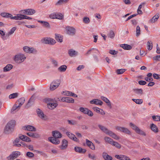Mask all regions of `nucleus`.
Listing matches in <instances>:
<instances>
[{
    "mask_svg": "<svg viewBox=\"0 0 160 160\" xmlns=\"http://www.w3.org/2000/svg\"><path fill=\"white\" fill-rule=\"evenodd\" d=\"M15 121L11 120L7 124L4 129V133L5 134H9L12 132L15 125Z\"/></svg>",
    "mask_w": 160,
    "mask_h": 160,
    "instance_id": "f257e3e1",
    "label": "nucleus"
},
{
    "mask_svg": "<svg viewBox=\"0 0 160 160\" xmlns=\"http://www.w3.org/2000/svg\"><path fill=\"white\" fill-rule=\"evenodd\" d=\"M26 57L23 54H19L15 56L14 60L17 63H21L23 62Z\"/></svg>",
    "mask_w": 160,
    "mask_h": 160,
    "instance_id": "f03ea898",
    "label": "nucleus"
},
{
    "mask_svg": "<svg viewBox=\"0 0 160 160\" xmlns=\"http://www.w3.org/2000/svg\"><path fill=\"white\" fill-rule=\"evenodd\" d=\"M61 81L60 79H56L53 81L51 83L50 89L51 91H53L58 88L60 85Z\"/></svg>",
    "mask_w": 160,
    "mask_h": 160,
    "instance_id": "7ed1b4c3",
    "label": "nucleus"
},
{
    "mask_svg": "<svg viewBox=\"0 0 160 160\" xmlns=\"http://www.w3.org/2000/svg\"><path fill=\"white\" fill-rule=\"evenodd\" d=\"M20 154L21 153L19 151H14L7 158V159L8 160H14L15 158L18 157Z\"/></svg>",
    "mask_w": 160,
    "mask_h": 160,
    "instance_id": "20e7f679",
    "label": "nucleus"
},
{
    "mask_svg": "<svg viewBox=\"0 0 160 160\" xmlns=\"http://www.w3.org/2000/svg\"><path fill=\"white\" fill-rule=\"evenodd\" d=\"M42 43L46 44L53 45L56 42L55 40L50 38H44L41 40Z\"/></svg>",
    "mask_w": 160,
    "mask_h": 160,
    "instance_id": "39448f33",
    "label": "nucleus"
},
{
    "mask_svg": "<svg viewBox=\"0 0 160 160\" xmlns=\"http://www.w3.org/2000/svg\"><path fill=\"white\" fill-rule=\"evenodd\" d=\"M23 48V51L27 53H32L36 54L37 52V50L33 48H30L27 46L24 47Z\"/></svg>",
    "mask_w": 160,
    "mask_h": 160,
    "instance_id": "423d86ee",
    "label": "nucleus"
},
{
    "mask_svg": "<svg viewBox=\"0 0 160 160\" xmlns=\"http://www.w3.org/2000/svg\"><path fill=\"white\" fill-rule=\"evenodd\" d=\"M115 128L116 130L125 134L128 135H131V134L130 131L127 128L116 126L115 127Z\"/></svg>",
    "mask_w": 160,
    "mask_h": 160,
    "instance_id": "0eeeda50",
    "label": "nucleus"
},
{
    "mask_svg": "<svg viewBox=\"0 0 160 160\" xmlns=\"http://www.w3.org/2000/svg\"><path fill=\"white\" fill-rule=\"evenodd\" d=\"M22 13L27 15H31L34 14L36 12L35 10L32 9H27L21 11Z\"/></svg>",
    "mask_w": 160,
    "mask_h": 160,
    "instance_id": "6e6552de",
    "label": "nucleus"
},
{
    "mask_svg": "<svg viewBox=\"0 0 160 160\" xmlns=\"http://www.w3.org/2000/svg\"><path fill=\"white\" fill-rule=\"evenodd\" d=\"M67 33L71 36H73L75 34L76 31L75 29L71 27H68L66 28Z\"/></svg>",
    "mask_w": 160,
    "mask_h": 160,
    "instance_id": "1a4fd4ad",
    "label": "nucleus"
},
{
    "mask_svg": "<svg viewBox=\"0 0 160 160\" xmlns=\"http://www.w3.org/2000/svg\"><path fill=\"white\" fill-rule=\"evenodd\" d=\"M90 103L91 104H95L96 105H102L103 102L100 100L98 99H94L90 101Z\"/></svg>",
    "mask_w": 160,
    "mask_h": 160,
    "instance_id": "9d476101",
    "label": "nucleus"
},
{
    "mask_svg": "<svg viewBox=\"0 0 160 160\" xmlns=\"http://www.w3.org/2000/svg\"><path fill=\"white\" fill-rule=\"evenodd\" d=\"M48 140L50 142L55 144H58L60 143V141L58 139L53 137L48 138Z\"/></svg>",
    "mask_w": 160,
    "mask_h": 160,
    "instance_id": "9b49d317",
    "label": "nucleus"
},
{
    "mask_svg": "<svg viewBox=\"0 0 160 160\" xmlns=\"http://www.w3.org/2000/svg\"><path fill=\"white\" fill-rule=\"evenodd\" d=\"M68 141L65 139H63L62 141V145L59 146V148L62 150H63L66 148L68 147Z\"/></svg>",
    "mask_w": 160,
    "mask_h": 160,
    "instance_id": "f8f14e48",
    "label": "nucleus"
},
{
    "mask_svg": "<svg viewBox=\"0 0 160 160\" xmlns=\"http://www.w3.org/2000/svg\"><path fill=\"white\" fill-rule=\"evenodd\" d=\"M74 149L76 152L81 153H84L86 152V149L77 146L75 147Z\"/></svg>",
    "mask_w": 160,
    "mask_h": 160,
    "instance_id": "ddd939ff",
    "label": "nucleus"
},
{
    "mask_svg": "<svg viewBox=\"0 0 160 160\" xmlns=\"http://www.w3.org/2000/svg\"><path fill=\"white\" fill-rule=\"evenodd\" d=\"M52 135L53 136V137L57 138L58 139V138H61L62 136V134L58 131H55L52 132Z\"/></svg>",
    "mask_w": 160,
    "mask_h": 160,
    "instance_id": "4468645a",
    "label": "nucleus"
},
{
    "mask_svg": "<svg viewBox=\"0 0 160 160\" xmlns=\"http://www.w3.org/2000/svg\"><path fill=\"white\" fill-rule=\"evenodd\" d=\"M86 144L92 150L95 149V147L94 144L92 142L88 139L86 140Z\"/></svg>",
    "mask_w": 160,
    "mask_h": 160,
    "instance_id": "2eb2a0df",
    "label": "nucleus"
},
{
    "mask_svg": "<svg viewBox=\"0 0 160 160\" xmlns=\"http://www.w3.org/2000/svg\"><path fill=\"white\" fill-rule=\"evenodd\" d=\"M98 127L99 128V129L102 131L103 132L107 134H108L109 132L110 131V130H108L107 128L101 125L100 124L98 125Z\"/></svg>",
    "mask_w": 160,
    "mask_h": 160,
    "instance_id": "dca6fc26",
    "label": "nucleus"
},
{
    "mask_svg": "<svg viewBox=\"0 0 160 160\" xmlns=\"http://www.w3.org/2000/svg\"><path fill=\"white\" fill-rule=\"evenodd\" d=\"M102 156L105 160H112V158L109 155L108 153L104 152L102 153Z\"/></svg>",
    "mask_w": 160,
    "mask_h": 160,
    "instance_id": "f3484780",
    "label": "nucleus"
},
{
    "mask_svg": "<svg viewBox=\"0 0 160 160\" xmlns=\"http://www.w3.org/2000/svg\"><path fill=\"white\" fill-rule=\"evenodd\" d=\"M108 135L110 136V137H112L113 138L117 140H119L120 138L119 136H117L116 134L114 132H112L111 131L109 132Z\"/></svg>",
    "mask_w": 160,
    "mask_h": 160,
    "instance_id": "a211bd4d",
    "label": "nucleus"
},
{
    "mask_svg": "<svg viewBox=\"0 0 160 160\" xmlns=\"http://www.w3.org/2000/svg\"><path fill=\"white\" fill-rule=\"evenodd\" d=\"M150 128L154 132L157 133L158 132V127L153 123H152L150 125Z\"/></svg>",
    "mask_w": 160,
    "mask_h": 160,
    "instance_id": "6ab92c4d",
    "label": "nucleus"
},
{
    "mask_svg": "<svg viewBox=\"0 0 160 160\" xmlns=\"http://www.w3.org/2000/svg\"><path fill=\"white\" fill-rule=\"evenodd\" d=\"M55 39L58 42H62L63 37L60 34L55 33Z\"/></svg>",
    "mask_w": 160,
    "mask_h": 160,
    "instance_id": "aec40b11",
    "label": "nucleus"
},
{
    "mask_svg": "<svg viewBox=\"0 0 160 160\" xmlns=\"http://www.w3.org/2000/svg\"><path fill=\"white\" fill-rule=\"evenodd\" d=\"M92 109L98 113H100L102 115H104L105 114V112L102 109H100L97 107H93Z\"/></svg>",
    "mask_w": 160,
    "mask_h": 160,
    "instance_id": "412c9836",
    "label": "nucleus"
},
{
    "mask_svg": "<svg viewBox=\"0 0 160 160\" xmlns=\"http://www.w3.org/2000/svg\"><path fill=\"white\" fill-rule=\"evenodd\" d=\"M37 112L38 116L42 119H44L45 115L43 112L40 109L38 108L37 110Z\"/></svg>",
    "mask_w": 160,
    "mask_h": 160,
    "instance_id": "4be33fe9",
    "label": "nucleus"
},
{
    "mask_svg": "<svg viewBox=\"0 0 160 160\" xmlns=\"http://www.w3.org/2000/svg\"><path fill=\"white\" fill-rule=\"evenodd\" d=\"M120 46L123 49L126 50H130L132 48V47L131 45L126 44H121Z\"/></svg>",
    "mask_w": 160,
    "mask_h": 160,
    "instance_id": "5701e85b",
    "label": "nucleus"
},
{
    "mask_svg": "<svg viewBox=\"0 0 160 160\" xmlns=\"http://www.w3.org/2000/svg\"><path fill=\"white\" fill-rule=\"evenodd\" d=\"M24 128L25 130L30 131H36V128L32 126H25Z\"/></svg>",
    "mask_w": 160,
    "mask_h": 160,
    "instance_id": "b1692460",
    "label": "nucleus"
},
{
    "mask_svg": "<svg viewBox=\"0 0 160 160\" xmlns=\"http://www.w3.org/2000/svg\"><path fill=\"white\" fill-rule=\"evenodd\" d=\"M13 67V66L11 64L7 65L3 68V71L4 72H8Z\"/></svg>",
    "mask_w": 160,
    "mask_h": 160,
    "instance_id": "393cba45",
    "label": "nucleus"
},
{
    "mask_svg": "<svg viewBox=\"0 0 160 160\" xmlns=\"http://www.w3.org/2000/svg\"><path fill=\"white\" fill-rule=\"evenodd\" d=\"M101 98L107 104V105L109 107L111 108L112 107L111 102L107 98L103 96H102Z\"/></svg>",
    "mask_w": 160,
    "mask_h": 160,
    "instance_id": "a878e982",
    "label": "nucleus"
},
{
    "mask_svg": "<svg viewBox=\"0 0 160 160\" xmlns=\"http://www.w3.org/2000/svg\"><path fill=\"white\" fill-rule=\"evenodd\" d=\"M68 53L70 57H73L76 56L77 54V52L73 49H70L68 50Z\"/></svg>",
    "mask_w": 160,
    "mask_h": 160,
    "instance_id": "bb28decb",
    "label": "nucleus"
},
{
    "mask_svg": "<svg viewBox=\"0 0 160 160\" xmlns=\"http://www.w3.org/2000/svg\"><path fill=\"white\" fill-rule=\"evenodd\" d=\"M58 105V104L56 103H50L48 104V106L49 109H52L55 108Z\"/></svg>",
    "mask_w": 160,
    "mask_h": 160,
    "instance_id": "cd10ccee",
    "label": "nucleus"
},
{
    "mask_svg": "<svg viewBox=\"0 0 160 160\" xmlns=\"http://www.w3.org/2000/svg\"><path fill=\"white\" fill-rule=\"evenodd\" d=\"M159 14L157 15H156L149 20V22L152 23H154L156 21H157V20L159 18Z\"/></svg>",
    "mask_w": 160,
    "mask_h": 160,
    "instance_id": "c85d7f7f",
    "label": "nucleus"
},
{
    "mask_svg": "<svg viewBox=\"0 0 160 160\" xmlns=\"http://www.w3.org/2000/svg\"><path fill=\"white\" fill-rule=\"evenodd\" d=\"M32 97L33 96H32V97L28 101V103L26 106V108H28L29 107H30L33 104L34 100L32 98Z\"/></svg>",
    "mask_w": 160,
    "mask_h": 160,
    "instance_id": "c756f323",
    "label": "nucleus"
},
{
    "mask_svg": "<svg viewBox=\"0 0 160 160\" xmlns=\"http://www.w3.org/2000/svg\"><path fill=\"white\" fill-rule=\"evenodd\" d=\"M69 0H59L55 5L56 6L61 5L62 4L67 3Z\"/></svg>",
    "mask_w": 160,
    "mask_h": 160,
    "instance_id": "7c9ffc66",
    "label": "nucleus"
},
{
    "mask_svg": "<svg viewBox=\"0 0 160 160\" xmlns=\"http://www.w3.org/2000/svg\"><path fill=\"white\" fill-rule=\"evenodd\" d=\"M11 19L16 20H22L21 14H17L16 16L11 17Z\"/></svg>",
    "mask_w": 160,
    "mask_h": 160,
    "instance_id": "2f4dec72",
    "label": "nucleus"
},
{
    "mask_svg": "<svg viewBox=\"0 0 160 160\" xmlns=\"http://www.w3.org/2000/svg\"><path fill=\"white\" fill-rule=\"evenodd\" d=\"M25 101V99L24 98H22L19 99L17 101L18 105L21 107Z\"/></svg>",
    "mask_w": 160,
    "mask_h": 160,
    "instance_id": "473e14b6",
    "label": "nucleus"
},
{
    "mask_svg": "<svg viewBox=\"0 0 160 160\" xmlns=\"http://www.w3.org/2000/svg\"><path fill=\"white\" fill-rule=\"evenodd\" d=\"M67 67L65 65H62L58 68V70L61 72H64L66 70Z\"/></svg>",
    "mask_w": 160,
    "mask_h": 160,
    "instance_id": "72a5a7b5",
    "label": "nucleus"
},
{
    "mask_svg": "<svg viewBox=\"0 0 160 160\" xmlns=\"http://www.w3.org/2000/svg\"><path fill=\"white\" fill-rule=\"evenodd\" d=\"M134 92L138 94H142L143 92V90L141 89L135 88L133 89Z\"/></svg>",
    "mask_w": 160,
    "mask_h": 160,
    "instance_id": "f704fd0d",
    "label": "nucleus"
},
{
    "mask_svg": "<svg viewBox=\"0 0 160 160\" xmlns=\"http://www.w3.org/2000/svg\"><path fill=\"white\" fill-rule=\"evenodd\" d=\"M67 122L68 123V124L71 125H76L78 124V122L77 121L73 120H67Z\"/></svg>",
    "mask_w": 160,
    "mask_h": 160,
    "instance_id": "c9c22d12",
    "label": "nucleus"
},
{
    "mask_svg": "<svg viewBox=\"0 0 160 160\" xmlns=\"http://www.w3.org/2000/svg\"><path fill=\"white\" fill-rule=\"evenodd\" d=\"M0 35H1V38L3 40H5L7 39V36H6L5 35V32L2 30H0Z\"/></svg>",
    "mask_w": 160,
    "mask_h": 160,
    "instance_id": "e433bc0d",
    "label": "nucleus"
},
{
    "mask_svg": "<svg viewBox=\"0 0 160 160\" xmlns=\"http://www.w3.org/2000/svg\"><path fill=\"white\" fill-rule=\"evenodd\" d=\"M88 109H89L87 108H84L83 107H81L79 109V111L81 112H83V113L85 114H86V113H88L87 112L88 111Z\"/></svg>",
    "mask_w": 160,
    "mask_h": 160,
    "instance_id": "4c0bfd02",
    "label": "nucleus"
},
{
    "mask_svg": "<svg viewBox=\"0 0 160 160\" xmlns=\"http://www.w3.org/2000/svg\"><path fill=\"white\" fill-rule=\"evenodd\" d=\"M130 125L131 127H132V129L135 130V131L137 132L138 131V130H139V128L137 127L134 124L132 123H130Z\"/></svg>",
    "mask_w": 160,
    "mask_h": 160,
    "instance_id": "58836bf2",
    "label": "nucleus"
},
{
    "mask_svg": "<svg viewBox=\"0 0 160 160\" xmlns=\"http://www.w3.org/2000/svg\"><path fill=\"white\" fill-rule=\"evenodd\" d=\"M104 140L106 142L111 144H112L113 142V140L112 139L108 137H105L104 138Z\"/></svg>",
    "mask_w": 160,
    "mask_h": 160,
    "instance_id": "ea45409f",
    "label": "nucleus"
},
{
    "mask_svg": "<svg viewBox=\"0 0 160 160\" xmlns=\"http://www.w3.org/2000/svg\"><path fill=\"white\" fill-rule=\"evenodd\" d=\"M56 19L60 20H62L63 18V16L62 14L60 13H56Z\"/></svg>",
    "mask_w": 160,
    "mask_h": 160,
    "instance_id": "a19ab883",
    "label": "nucleus"
},
{
    "mask_svg": "<svg viewBox=\"0 0 160 160\" xmlns=\"http://www.w3.org/2000/svg\"><path fill=\"white\" fill-rule=\"evenodd\" d=\"M132 100L135 102L136 103L138 104H141L143 102V100L142 99H132Z\"/></svg>",
    "mask_w": 160,
    "mask_h": 160,
    "instance_id": "79ce46f5",
    "label": "nucleus"
},
{
    "mask_svg": "<svg viewBox=\"0 0 160 160\" xmlns=\"http://www.w3.org/2000/svg\"><path fill=\"white\" fill-rule=\"evenodd\" d=\"M88 158L92 160H96V156L94 154H92L89 153L88 154Z\"/></svg>",
    "mask_w": 160,
    "mask_h": 160,
    "instance_id": "37998d69",
    "label": "nucleus"
},
{
    "mask_svg": "<svg viewBox=\"0 0 160 160\" xmlns=\"http://www.w3.org/2000/svg\"><path fill=\"white\" fill-rule=\"evenodd\" d=\"M18 93H13L11 94L9 96V98L10 99H13L17 98L18 97Z\"/></svg>",
    "mask_w": 160,
    "mask_h": 160,
    "instance_id": "c03bdc74",
    "label": "nucleus"
},
{
    "mask_svg": "<svg viewBox=\"0 0 160 160\" xmlns=\"http://www.w3.org/2000/svg\"><path fill=\"white\" fill-rule=\"evenodd\" d=\"M126 71L125 69H121L116 70V72L118 74H120L123 73Z\"/></svg>",
    "mask_w": 160,
    "mask_h": 160,
    "instance_id": "a18cd8bd",
    "label": "nucleus"
},
{
    "mask_svg": "<svg viewBox=\"0 0 160 160\" xmlns=\"http://www.w3.org/2000/svg\"><path fill=\"white\" fill-rule=\"evenodd\" d=\"M148 46L147 48L149 50H151L152 48V43L151 41H148Z\"/></svg>",
    "mask_w": 160,
    "mask_h": 160,
    "instance_id": "49530a36",
    "label": "nucleus"
},
{
    "mask_svg": "<svg viewBox=\"0 0 160 160\" xmlns=\"http://www.w3.org/2000/svg\"><path fill=\"white\" fill-rule=\"evenodd\" d=\"M152 118L153 120L155 121H160V116L158 115L152 116Z\"/></svg>",
    "mask_w": 160,
    "mask_h": 160,
    "instance_id": "de8ad7c7",
    "label": "nucleus"
},
{
    "mask_svg": "<svg viewBox=\"0 0 160 160\" xmlns=\"http://www.w3.org/2000/svg\"><path fill=\"white\" fill-rule=\"evenodd\" d=\"M92 50H95L97 52H99V51L97 49L95 48H92L90 50H89L87 52V53L85 54V55L86 56H88L89 55H90L91 53V52Z\"/></svg>",
    "mask_w": 160,
    "mask_h": 160,
    "instance_id": "09e8293b",
    "label": "nucleus"
},
{
    "mask_svg": "<svg viewBox=\"0 0 160 160\" xmlns=\"http://www.w3.org/2000/svg\"><path fill=\"white\" fill-rule=\"evenodd\" d=\"M16 29V28L15 27H14L12 28L10 30L9 32L8 33L7 35L8 37L9 35H11L12 34H13L14 31Z\"/></svg>",
    "mask_w": 160,
    "mask_h": 160,
    "instance_id": "8fccbe9b",
    "label": "nucleus"
},
{
    "mask_svg": "<svg viewBox=\"0 0 160 160\" xmlns=\"http://www.w3.org/2000/svg\"><path fill=\"white\" fill-rule=\"evenodd\" d=\"M22 136L23 137L22 139H23V141L28 142H29L31 141L30 138L27 136L25 135H23Z\"/></svg>",
    "mask_w": 160,
    "mask_h": 160,
    "instance_id": "3c124183",
    "label": "nucleus"
},
{
    "mask_svg": "<svg viewBox=\"0 0 160 160\" xmlns=\"http://www.w3.org/2000/svg\"><path fill=\"white\" fill-rule=\"evenodd\" d=\"M66 134L67 136L71 139H72L73 138V137H74V135L72 133L67 132L66 133Z\"/></svg>",
    "mask_w": 160,
    "mask_h": 160,
    "instance_id": "603ef678",
    "label": "nucleus"
},
{
    "mask_svg": "<svg viewBox=\"0 0 160 160\" xmlns=\"http://www.w3.org/2000/svg\"><path fill=\"white\" fill-rule=\"evenodd\" d=\"M112 145L118 148H120L121 147V145L120 144L117 142L114 141Z\"/></svg>",
    "mask_w": 160,
    "mask_h": 160,
    "instance_id": "864d4df0",
    "label": "nucleus"
},
{
    "mask_svg": "<svg viewBox=\"0 0 160 160\" xmlns=\"http://www.w3.org/2000/svg\"><path fill=\"white\" fill-rule=\"evenodd\" d=\"M140 34V29L139 26H138L136 27V36L137 37L139 36Z\"/></svg>",
    "mask_w": 160,
    "mask_h": 160,
    "instance_id": "5fc2aeb1",
    "label": "nucleus"
},
{
    "mask_svg": "<svg viewBox=\"0 0 160 160\" xmlns=\"http://www.w3.org/2000/svg\"><path fill=\"white\" fill-rule=\"evenodd\" d=\"M66 102L73 103L74 102V100L71 98L67 97Z\"/></svg>",
    "mask_w": 160,
    "mask_h": 160,
    "instance_id": "6e6d98bb",
    "label": "nucleus"
},
{
    "mask_svg": "<svg viewBox=\"0 0 160 160\" xmlns=\"http://www.w3.org/2000/svg\"><path fill=\"white\" fill-rule=\"evenodd\" d=\"M108 36L109 37L111 38H113L115 36V34L113 31L112 30L110 31L108 34Z\"/></svg>",
    "mask_w": 160,
    "mask_h": 160,
    "instance_id": "4d7b16f0",
    "label": "nucleus"
},
{
    "mask_svg": "<svg viewBox=\"0 0 160 160\" xmlns=\"http://www.w3.org/2000/svg\"><path fill=\"white\" fill-rule=\"evenodd\" d=\"M26 156L29 158H32L34 157V154L30 152H28L26 153Z\"/></svg>",
    "mask_w": 160,
    "mask_h": 160,
    "instance_id": "13d9d810",
    "label": "nucleus"
},
{
    "mask_svg": "<svg viewBox=\"0 0 160 160\" xmlns=\"http://www.w3.org/2000/svg\"><path fill=\"white\" fill-rule=\"evenodd\" d=\"M137 133L142 135H143L144 136H145L146 135L145 132L143 131L140 130L139 128V130H138V131H137Z\"/></svg>",
    "mask_w": 160,
    "mask_h": 160,
    "instance_id": "bf43d9fd",
    "label": "nucleus"
},
{
    "mask_svg": "<svg viewBox=\"0 0 160 160\" xmlns=\"http://www.w3.org/2000/svg\"><path fill=\"white\" fill-rule=\"evenodd\" d=\"M83 22L85 23H88L90 22V20L88 17H85L83 18Z\"/></svg>",
    "mask_w": 160,
    "mask_h": 160,
    "instance_id": "052dcab7",
    "label": "nucleus"
},
{
    "mask_svg": "<svg viewBox=\"0 0 160 160\" xmlns=\"http://www.w3.org/2000/svg\"><path fill=\"white\" fill-rule=\"evenodd\" d=\"M142 5H140L138 6V8L137 10L138 14H141L142 13V11L141 10L142 8Z\"/></svg>",
    "mask_w": 160,
    "mask_h": 160,
    "instance_id": "680f3d73",
    "label": "nucleus"
},
{
    "mask_svg": "<svg viewBox=\"0 0 160 160\" xmlns=\"http://www.w3.org/2000/svg\"><path fill=\"white\" fill-rule=\"evenodd\" d=\"M22 20L23 19H31L32 18L30 17L21 14Z\"/></svg>",
    "mask_w": 160,
    "mask_h": 160,
    "instance_id": "e2e57ef3",
    "label": "nucleus"
},
{
    "mask_svg": "<svg viewBox=\"0 0 160 160\" xmlns=\"http://www.w3.org/2000/svg\"><path fill=\"white\" fill-rule=\"evenodd\" d=\"M43 26L48 28H50V25L49 23L46 21H45V22H44Z\"/></svg>",
    "mask_w": 160,
    "mask_h": 160,
    "instance_id": "0e129e2a",
    "label": "nucleus"
},
{
    "mask_svg": "<svg viewBox=\"0 0 160 160\" xmlns=\"http://www.w3.org/2000/svg\"><path fill=\"white\" fill-rule=\"evenodd\" d=\"M121 160H131V159L127 156L122 155Z\"/></svg>",
    "mask_w": 160,
    "mask_h": 160,
    "instance_id": "69168bd1",
    "label": "nucleus"
},
{
    "mask_svg": "<svg viewBox=\"0 0 160 160\" xmlns=\"http://www.w3.org/2000/svg\"><path fill=\"white\" fill-rule=\"evenodd\" d=\"M109 52L111 54L115 55L117 54L118 52L115 50H110L109 51Z\"/></svg>",
    "mask_w": 160,
    "mask_h": 160,
    "instance_id": "338daca9",
    "label": "nucleus"
},
{
    "mask_svg": "<svg viewBox=\"0 0 160 160\" xmlns=\"http://www.w3.org/2000/svg\"><path fill=\"white\" fill-rule=\"evenodd\" d=\"M153 59L158 61H160V55H156L153 58Z\"/></svg>",
    "mask_w": 160,
    "mask_h": 160,
    "instance_id": "774afa93",
    "label": "nucleus"
}]
</instances>
